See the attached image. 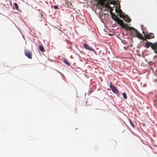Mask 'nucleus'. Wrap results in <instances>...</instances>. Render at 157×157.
I'll return each instance as SVG.
<instances>
[{"instance_id":"obj_1","label":"nucleus","mask_w":157,"mask_h":157,"mask_svg":"<svg viewBox=\"0 0 157 157\" xmlns=\"http://www.w3.org/2000/svg\"><path fill=\"white\" fill-rule=\"evenodd\" d=\"M97 1V3L98 5L102 6H104L105 8L108 9L111 8V6L109 5V4H114V2L111 0H95Z\"/></svg>"},{"instance_id":"obj_2","label":"nucleus","mask_w":157,"mask_h":157,"mask_svg":"<svg viewBox=\"0 0 157 157\" xmlns=\"http://www.w3.org/2000/svg\"><path fill=\"white\" fill-rule=\"evenodd\" d=\"M115 21H116L117 23L118 24L122 26L123 27H124L126 29V28H127V26L126 25H127V24L124 25L123 24V21L122 20L119 19L117 16H116L113 18V19Z\"/></svg>"},{"instance_id":"obj_3","label":"nucleus","mask_w":157,"mask_h":157,"mask_svg":"<svg viewBox=\"0 0 157 157\" xmlns=\"http://www.w3.org/2000/svg\"><path fill=\"white\" fill-rule=\"evenodd\" d=\"M126 25L127 26V28H126V29L130 30L132 35L134 36H136L138 31L135 29L134 28L128 26V25Z\"/></svg>"},{"instance_id":"obj_4","label":"nucleus","mask_w":157,"mask_h":157,"mask_svg":"<svg viewBox=\"0 0 157 157\" xmlns=\"http://www.w3.org/2000/svg\"><path fill=\"white\" fill-rule=\"evenodd\" d=\"M25 55L29 58L32 59V54L30 51L28 50H25L24 51Z\"/></svg>"},{"instance_id":"obj_5","label":"nucleus","mask_w":157,"mask_h":157,"mask_svg":"<svg viewBox=\"0 0 157 157\" xmlns=\"http://www.w3.org/2000/svg\"><path fill=\"white\" fill-rule=\"evenodd\" d=\"M110 87L112 91L115 93H117L118 92V90L115 86H112L111 82L110 83Z\"/></svg>"},{"instance_id":"obj_6","label":"nucleus","mask_w":157,"mask_h":157,"mask_svg":"<svg viewBox=\"0 0 157 157\" xmlns=\"http://www.w3.org/2000/svg\"><path fill=\"white\" fill-rule=\"evenodd\" d=\"M84 48L86 49L95 52V51L94 49H93L88 44H84Z\"/></svg>"},{"instance_id":"obj_7","label":"nucleus","mask_w":157,"mask_h":157,"mask_svg":"<svg viewBox=\"0 0 157 157\" xmlns=\"http://www.w3.org/2000/svg\"><path fill=\"white\" fill-rule=\"evenodd\" d=\"M115 11L116 12H117L119 13V16L120 18H121L123 17V16L124 15H123V12L121 10L119 9L118 10L117 8V7H116Z\"/></svg>"},{"instance_id":"obj_8","label":"nucleus","mask_w":157,"mask_h":157,"mask_svg":"<svg viewBox=\"0 0 157 157\" xmlns=\"http://www.w3.org/2000/svg\"><path fill=\"white\" fill-rule=\"evenodd\" d=\"M137 37L143 40H146V39L143 37V36L139 32H138L137 34L136 35Z\"/></svg>"},{"instance_id":"obj_9","label":"nucleus","mask_w":157,"mask_h":157,"mask_svg":"<svg viewBox=\"0 0 157 157\" xmlns=\"http://www.w3.org/2000/svg\"><path fill=\"white\" fill-rule=\"evenodd\" d=\"M124 19V20L125 21H127L128 22H129L131 21V20L130 18L128 17V16L127 15H124L123 16V17L122 18Z\"/></svg>"},{"instance_id":"obj_10","label":"nucleus","mask_w":157,"mask_h":157,"mask_svg":"<svg viewBox=\"0 0 157 157\" xmlns=\"http://www.w3.org/2000/svg\"><path fill=\"white\" fill-rule=\"evenodd\" d=\"M145 38H144L146 40L147 39H150L151 38H153L154 37V36L151 33L147 35H145Z\"/></svg>"},{"instance_id":"obj_11","label":"nucleus","mask_w":157,"mask_h":157,"mask_svg":"<svg viewBox=\"0 0 157 157\" xmlns=\"http://www.w3.org/2000/svg\"><path fill=\"white\" fill-rule=\"evenodd\" d=\"M110 10V14L111 15V16L112 17V19H113V18L115 17L116 15L114 13H113L112 12L113 10V9H112L111 7V8H109Z\"/></svg>"},{"instance_id":"obj_12","label":"nucleus","mask_w":157,"mask_h":157,"mask_svg":"<svg viewBox=\"0 0 157 157\" xmlns=\"http://www.w3.org/2000/svg\"><path fill=\"white\" fill-rule=\"evenodd\" d=\"M151 43H150L147 41L145 44L146 47L147 48H148L151 46Z\"/></svg>"},{"instance_id":"obj_13","label":"nucleus","mask_w":157,"mask_h":157,"mask_svg":"<svg viewBox=\"0 0 157 157\" xmlns=\"http://www.w3.org/2000/svg\"><path fill=\"white\" fill-rule=\"evenodd\" d=\"M152 48L154 50L157 49V45L156 44H152L151 46Z\"/></svg>"},{"instance_id":"obj_14","label":"nucleus","mask_w":157,"mask_h":157,"mask_svg":"<svg viewBox=\"0 0 157 157\" xmlns=\"http://www.w3.org/2000/svg\"><path fill=\"white\" fill-rule=\"evenodd\" d=\"M63 62L66 65H67L68 66H69L70 65V64L65 59H64L63 60Z\"/></svg>"},{"instance_id":"obj_15","label":"nucleus","mask_w":157,"mask_h":157,"mask_svg":"<svg viewBox=\"0 0 157 157\" xmlns=\"http://www.w3.org/2000/svg\"><path fill=\"white\" fill-rule=\"evenodd\" d=\"M39 48L40 51L41 52H44V50L43 47L42 46H39Z\"/></svg>"},{"instance_id":"obj_16","label":"nucleus","mask_w":157,"mask_h":157,"mask_svg":"<svg viewBox=\"0 0 157 157\" xmlns=\"http://www.w3.org/2000/svg\"><path fill=\"white\" fill-rule=\"evenodd\" d=\"M129 121L131 125L134 128L135 127V124H134L132 121L130 119H129Z\"/></svg>"},{"instance_id":"obj_17","label":"nucleus","mask_w":157,"mask_h":157,"mask_svg":"<svg viewBox=\"0 0 157 157\" xmlns=\"http://www.w3.org/2000/svg\"><path fill=\"white\" fill-rule=\"evenodd\" d=\"M122 95L124 98L125 99H126L127 98V95L125 93H122Z\"/></svg>"},{"instance_id":"obj_18","label":"nucleus","mask_w":157,"mask_h":157,"mask_svg":"<svg viewBox=\"0 0 157 157\" xmlns=\"http://www.w3.org/2000/svg\"><path fill=\"white\" fill-rule=\"evenodd\" d=\"M14 5L16 9L17 10H18V6L17 4L16 3H14Z\"/></svg>"},{"instance_id":"obj_19","label":"nucleus","mask_w":157,"mask_h":157,"mask_svg":"<svg viewBox=\"0 0 157 157\" xmlns=\"http://www.w3.org/2000/svg\"><path fill=\"white\" fill-rule=\"evenodd\" d=\"M58 7L57 6H54V8L55 9H56L58 8Z\"/></svg>"},{"instance_id":"obj_20","label":"nucleus","mask_w":157,"mask_h":157,"mask_svg":"<svg viewBox=\"0 0 157 157\" xmlns=\"http://www.w3.org/2000/svg\"><path fill=\"white\" fill-rule=\"evenodd\" d=\"M114 142L115 143V144H117L116 142L115 141H114Z\"/></svg>"},{"instance_id":"obj_21","label":"nucleus","mask_w":157,"mask_h":157,"mask_svg":"<svg viewBox=\"0 0 157 157\" xmlns=\"http://www.w3.org/2000/svg\"><path fill=\"white\" fill-rule=\"evenodd\" d=\"M65 40L67 41V40Z\"/></svg>"}]
</instances>
